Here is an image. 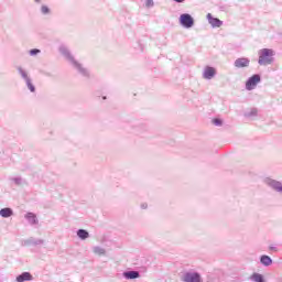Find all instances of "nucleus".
Returning <instances> with one entry per match:
<instances>
[{"label": "nucleus", "instance_id": "423d86ee", "mask_svg": "<svg viewBox=\"0 0 282 282\" xmlns=\"http://www.w3.org/2000/svg\"><path fill=\"white\" fill-rule=\"evenodd\" d=\"M183 282H202V275L198 272H185L182 275Z\"/></svg>", "mask_w": 282, "mask_h": 282}, {"label": "nucleus", "instance_id": "412c9836", "mask_svg": "<svg viewBox=\"0 0 282 282\" xmlns=\"http://www.w3.org/2000/svg\"><path fill=\"white\" fill-rule=\"evenodd\" d=\"M41 243H43V240L41 239L34 240L33 238H31L26 240L28 246H41Z\"/></svg>", "mask_w": 282, "mask_h": 282}, {"label": "nucleus", "instance_id": "f03ea898", "mask_svg": "<svg viewBox=\"0 0 282 282\" xmlns=\"http://www.w3.org/2000/svg\"><path fill=\"white\" fill-rule=\"evenodd\" d=\"M258 65L261 67H268V65H272L274 63L276 52L272 48H262L258 51Z\"/></svg>", "mask_w": 282, "mask_h": 282}, {"label": "nucleus", "instance_id": "ddd939ff", "mask_svg": "<svg viewBox=\"0 0 282 282\" xmlns=\"http://www.w3.org/2000/svg\"><path fill=\"white\" fill-rule=\"evenodd\" d=\"M12 215H14V210H12V208L10 207H4L0 209V217H2L3 219H8L9 217H12Z\"/></svg>", "mask_w": 282, "mask_h": 282}, {"label": "nucleus", "instance_id": "dca6fc26", "mask_svg": "<svg viewBox=\"0 0 282 282\" xmlns=\"http://www.w3.org/2000/svg\"><path fill=\"white\" fill-rule=\"evenodd\" d=\"M94 254H97V257H105L107 254V250L100 246L93 247Z\"/></svg>", "mask_w": 282, "mask_h": 282}, {"label": "nucleus", "instance_id": "39448f33", "mask_svg": "<svg viewBox=\"0 0 282 282\" xmlns=\"http://www.w3.org/2000/svg\"><path fill=\"white\" fill-rule=\"evenodd\" d=\"M264 184L267 186H269V188H272V191H275V193H279L280 195H282V183L273 180L271 177H267L264 178Z\"/></svg>", "mask_w": 282, "mask_h": 282}, {"label": "nucleus", "instance_id": "0eeeda50", "mask_svg": "<svg viewBox=\"0 0 282 282\" xmlns=\"http://www.w3.org/2000/svg\"><path fill=\"white\" fill-rule=\"evenodd\" d=\"M234 67H236V69H243L246 67H250V58H248V57H238L234 62Z\"/></svg>", "mask_w": 282, "mask_h": 282}, {"label": "nucleus", "instance_id": "393cba45", "mask_svg": "<svg viewBox=\"0 0 282 282\" xmlns=\"http://www.w3.org/2000/svg\"><path fill=\"white\" fill-rule=\"evenodd\" d=\"M213 124H215V127H221V124H224V121L219 118H216L213 120Z\"/></svg>", "mask_w": 282, "mask_h": 282}, {"label": "nucleus", "instance_id": "b1692460", "mask_svg": "<svg viewBox=\"0 0 282 282\" xmlns=\"http://www.w3.org/2000/svg\"><path fill=\"white\" fill-rule=\"evenodd\" d=\"M39 54H41V50L39 48H33L29 51L30 56H39Z\"/></svg>", "mask_w": 282, "mask_h": 282}, {"label": "nucleus", "instance_id": "c85d7f7f", "mask_svg": "<svg viewBox=\"0 0 282 282\" xmlns=\"http://www.w3.org/2000/svg\"><path fill=\"white\" fill-rule=\"evenodd\" d=\"M35 3H41V0H35Z\"/></svg>", "mask_w": 282, "mask_h": 282}, {"label": "nucleus", "instance_id": "1a4fd4ad", "mask_svg": "<svg viewBox=\"0 0 282 282\" xmlns=\"http://www.w3.org/2000/svg\"><path fill=\"white\" fill-rule=\"evenodd\" d=\"M206 18L212 28H221V25H224V21L213 17L212 13H207Z\"/></svg>", "mask_w": 282, "mask_h": 282}, {"label": "nucleus", "instance_id": "5701e85b", "mask_svg": "<svg viewBox=\"0 0 282 282\" xmlns=\"http://www.w3.org/2000/svg\"><path fill=\"white\" fill-rule=\"evenodd\" d=\"M50 7H47V6H42L41 7V14H44V15H47V14H50Z\"/></svg>", "mask_w": 282, "mask_h": 282}, {"label": "nucleus", "instance_id": "6ab92c4d", "mask_svg": "<svg viewBox=\"0 0 282 282\" xmlns=\"http://www.w3.org/2000/svg\"><path fill=\"white\" fill-rule=\"evenodd\" d=\"M24 83H25L26 88L29 89V91H31V94H36V86H34V83H32V78L28 79Z\"/></svg>", "mask_w": 282, "mask_h": 282}, {"label": "nucleus", "instance_id": "f8f14e48", "mask_svg": "<svg viewBox=\"0 0 282 282\" xmlns=\"http://www.w3.org/2000/svg\"><path fill=\"white\" fill-rule=\"evenodd\" d=\"M34 278L32 276V273L30 272H23L20 275L17 276V282H25V281H32Z\"/></svg>", "mask_w": 282, "mask_h": 282}, {"label": "nucleus", "instance_id": "aec40b11", "mask_svg": "<svg viewBox=\"0 0 282 282\" xmlns=\"http://www.w3.org/2000/svg\"><path fill=\"white\" fill-rule=\"evenodd\" d=\"M259 110L257 108H251L245 113L246 118H257Z\"/></svg>", "mask_w": 282, "mask_h": 282}, {"label": "nucleus", "instance_id": "20e7f679", "mask_svg": "<svg viewBox=\"0 0 282 282\" xmlns=\"http://www.w3.org/2000/svg\"><path fill=\"white\" fill-rule=\"evenodd\" d=\"M259 83H261V75L254 74L251 77H249L246 82L247 91H252L253 89H257V85Z\"/></svg>", "mask_w": 282, "mask_h": 282}, {"label": "nucleus", "instance_id": "6e6552de", "mask_svg": "<svg viewBox=\"0 0 282 282\" xmlns=\"http://www.w3.org/2000/svg\"><path fill=\"white\" fill-rule=\"evenodd\" d=\"M216 74H217V70L214 67L206 66L203 72V78H205V80H213Z\"/></svg>", "mask_w": 282, "mask_h": 282}, {"label": "nucleus", "instance_id": "cd10ccee", "mask_svg": "<svg viewBox=\"0 0 282 282\" xmlns=\"http://www.w3.org/2000/svg\"><path fill=\"white\" fill-rule=\"evenodd\" d=\"M172 1H175V3H184V1L186 0H172Z\"/></svg>", "mask_w": 282, "mask_h": 282}, {"label": "nucleus", "instance_id": "a211bd4d", "mask_svg": "<svg viewBox=\"0 0 282 282\" xmlns=\"http://www.w3.org/2000/svg\"><path fill=\"white\" fill-rule=\"evenodd\" d=\"M77 237L82 239V241H85V239H89V231L85 229H78Z\"/></svg>", "mask_w": 282, "mask_h": 282}, {"label": "nucleus", "instance_id": "4468645a", "mask_svg": "<svg viewBox=\"0 0 282 282\" xmlns=\"http://www.w3.org/2000/svg\"><path fill=\"white\" fill-rule=\"evenodd\" d=\"M18 74L21 76L22 80L26 82L30 80V74L28 73V70H25L24 68H22L21 66L17 67Z\"/></svg>", "mask_w": 282, "mask_h": 282}, {"label": "nucleus", "instance_id": "2eb2a0df", "mask_svg": "<svg viewBox=\"0 0 282 282\" xmlns=\"http://www.w3.org/2000/svg\"><path fill=\"white\" fill-rule=\"evenodd\" d=\"M260 263L264 265V268H270L272 264V258H270V256L263 254L260 257Z\"/></svg>", "mask_w": 282, "mask_h": 282}, {"label": "nucleus", "instance_id": "7ed1b4c3", "mask_svg": "<svg viewBox=\"0 0 282 282\" xmlns=\"http://www.w3.org/2000/svg\"><path fill=\"white\" fill-rule=\"evenodd\" d=\"M180 23L186 30H191L195 25V19H193L192 14L183 13L180 15Z\"/></svg>", "mask_w": 282, "mask_h": 282}, {"label": "nucleus", "instance_id": "bb28decb", "mask_svg": "<svg viewBox=\"0 0 282 282\" xmlns=\"http://www.w3.org/2000/svg\"><path fill=\"white\" fill-rule=\"evenodd\" d=\"M141 208H142L143 210H147V208H149V205H148L147 203H143V204L141 205Z\"/></svg>", "mask_w": 282, "mask_h": 282}, {"label": "nucleus", "instance_id": "f257e3e1", "mask_svg": "<svg viewBox=\"0 0 282 282\" xmlns=\"http://www.w3.org/2000/svg\"><path fill=\"white\" fill-rule=\"evenodd\" d=\"M58 52L64 58L72 65L73 69L78 72L80 76H84V78H89V69L85 67L80 62L76 61L74 55H72V52H69V48L65 45H61L58 47Z\"/></svg>", "mask_w": 282, "mask_h": 282}, {"label": "nucleus", "instance_id": "c756f323", "mask_svg": "<svg viewBox=\"0 0 282 282\" xmlns=\"http://www.w3.org/2000/svg\"><path fill=\"white\" fill-rule=\"evenodd\" d=\"M45 75H46V76H50V74H48V73H46Z\"/></svg>", "mask_w": 282, "mask_h": 282}, {"label": "nucleus", "instance_id": "a878e982", "mask_svg": "<svg viewBox=\"0 0 282 282\" xmlns=\"http://www.w3.org/2000/svg\"><path fill=\"white\" fill-rule=\"evenodd\" d=\"M145 6H147L148 8H153V6H155V3L153 2V0H147V1H145Z\"/></svg>", "mask_w": 282, "mask_h": 282}, {"label": "nucleus", "instance_id": "f3484780", "mask_svg": "<svg viewBox=\"0 0 282 282\" xmlns=\"http://www.w3.org/2000/svg\"><path fill=\"white\" fill-rule=\"evenodd\" d=\"M249 280H251L252 282H265V278H263V274L257 272L252 273L249 276Z\"/></svg>", "mask_w": 282, "mask_h": 282}, {"label": "nucleus", "instance_id": "9d476101", "mask_svg": "<svg viewBox=\"0 0 282 282\" xmlns=\"http://www.w3.org/2000/svg\"><path fill=\"white\" fill-rule=\"evenodd\" d=\"M24 219H26L28 224H30V226H36V224H39V218L36 217V214L34 213H26L24 215Z\"/></svg>", "mask_w": 282, "mask_h": 282}, {"label": "nucleus", "instance_id": "9b49d317", "mask_svg": "<svg viewBox=\"0 0 282 282\" xmlns=\"http://www.w3.org/2000/svg\"><path fill=\"white\" fill-rule=\"evenodd\" d=\"M123 276L128 281H133V279H140V272L139 271H124Z\"/></svg>", "mask_w": 282, "mask_h": 282}, {"label": "nucleus", "instance_id": "4be33fe9", "mask_svg": "<svg viewBox=\"0 0 282 282\" xmlns=\"http://www.w3.org/2000/svg\"><path fill=\"white\" fill-rule=\"evenodd\" d=\"M11 181L14 182V184H17V186H21L24 183V181L21 176H15V177L11 178Z\"/></svg>", "mask_w": 282, "mask_h": 282}]
</instances>
